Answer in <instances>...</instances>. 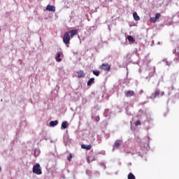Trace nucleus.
<instances>
[{"label":"nucleus","instance_id":"obj_1","mask_svg":"<svg viewBox=\"0 0 179 179\" xmlns=\"http://www.w3.org/2000/svg\"><path fill=\"white\" fill-rule=\"evenodd\" d=\"M76 34H78L77 29H72L66 32L63 37V42L64 44H69L71 39L73 38V36H76Z\"/></svg>","mask_w":179,"mask_h":179},{"label":"nucleus","instance_id":"obj_2","mask_svg":"<svg viewBox=\"0 0 179 179\" xmlns=\"http://www.w3.org/2000/svg\"><path fill=\"white\" fill-rule=\"evenodd\" d=\"M33 173L34 174H36L37 176H40L43 174V171H41V168L40 167L39 164H36L33 166Z\"/></svg>","mask_w":179,"mask_h":179},{"label":"nucleus","instance_id":"obj_3","mask_svg":"<svg viewBox=\"0 0 179 179\" xmlns=\"http://www.w3.org/2000/svg\"><path fill=\"white\" fill-rule=\"evenodd\" d=\"M100 69H102L103 71H106V72H110L111 67L108 64H102V65L100 66Z\"/></svg>","mask_w":179,"mask_h":179},{"label":"nucleus","instance_id":"obj_4","mask_svg":"<svg viewBox=\"0 0 179 179\" xmlns=\"http://www.w3.org/2000/svg\"><path fill=\"white\" fill-rule=\"evenodd\" d=\"M76 73H77V78H78L79 79H80V78H85V76H86V74L82 70L77 71Z\"/></svg>","mask_w":179,"mask_h":179},{"label":"nucleus","instance_id":"obj_5","mask_svg":"<svg viewBox=\"0 0 179 179\" xmlns=\"http://www.w3.org/2000/svg\"><path fill=\"white\" fill-rule=\"evenodd\" d=\"M46 10H49V12H55V6L48 4L46 6Z\"/></svg>","mask_w":179,"mask_h":179},{"label":"nucleus","instance_id":"obj_6","mask_svg":"<svg viewBox=\"0 0 179 179\" xmlns=\"http://www.w3.org/2000/svg\"><path fill=\"white\" fill-rule=\"evenodd\" d=\"M134 94H135V92L134 91H127L126 92V97H132V96H134Z\"/></svg>","mask_w":179,"mask_h":179},{"label":"nucleus","instance_id":"obj_7","mask_svg":"<svg viewBox=\"0 0 179 179\" xmlns=\"http://www.w3.org/2000/svg\"><path fill=\"white\" fill-rule=\"evenodd\" d=\"M120 142H121V141H120V140H117V141H115V145L113 146V150H115V148L117 149H118V148H120V146H121Z\"/></svg>","mask_w":179,"mask_h":179},{"label":"nucleus","instance_id":"obj_8","mask_svg":"<svg viewBox=\"0 0 179 179\" xmlns=\"http://www.w3.org/2000/svg\"><path fill=\"white\" fill-rule=\"evenodd\" d=\"M81 148L82 149H85V150H90V149H92V145H86L85 144H82Z\"/></svg>","mask_w":179,"mask_h":179},{"label":"nucleus","instance_id":"obj_9","mask_svg":"<svg viewBox=\"0 0 179 179\" xmlns=\"http://www.w3.org/2000/svg\"><path fill=\"white\" fill-rule=\"evenodd\" d=\"M133 17L136 22H139V20H141V17H139V15H138V13H133Z\"/></svg>","mask_w":179,"mask_h":179},{"label":"nucleus","instance_id":"obj_10","mask_svg":"<svg viewBox=\"0 0 179 179\" xmlns=\"http://www.w3.org/2000/svg\"><path fill=\"white\" fill-rule=\"evenodd\" d=\"M49 125L50 127H57L58 125V120L50 122Z\"/></svg>","mask_w":179,"mask_h":179},{"label":"nucleus","instance_id":"obj_11","mask_svg":"<svg viewBox=\"0 0 179 179\" xmlns=\"http://www.w3.org/2000/svg\"><path fill=\"white\" fill-rule=\"evenodd\" d=\"M68 122L64 121L62 123V129H66L67 127H68Z\"/></svg>","mask_w":179,"mask_h":179},{"label":"nucleus","instance_id":"obj_12","mask_svg":"<svg viewBox=\"0 0 179 179\" xmlns=\"http://www.w3.org/2000/svg\"><path fill=\"white\" fill-rule=\"evenodd\" d=\"M127 40L128 41H129V43H131V44H134V43H135V39L131 36H128Z\"/></svg>","mask_w":179,"mask_h":179},{"label":"nucleus","instance_id":"obj_13","mask_svg":"<svg viewBox=\"0 0 179 179\" xmlns=\"http://www.w3.org/2000/svg\"><path fill=\"white\" fill-rule=\"evenodd\" d=\"M55 59L57 62H61V61H62V59H61V53H57V55L55 57Z\"/></svg>","mask_w":179,"mask_h":179},{"label":"nucleus","instance_id":"obj_14","mask_svg":"<svg viewBox=\"0 0 179 179\" xmlns=\"http://www.w3.org/2000/svg\"><path fill=\"white\" fill-rule=\"evenodd\" d=\"M92 83H94V78H90V79L88 80L87 85V86H91Z\"/></svg>","mask_w":179,"mask_h":179},{"label":"nucleus","instance_id":"obj_15","mask_svg":"<svg viewBox=\"0 0 179 179\" xmlns=\"http://www.w3.org/2000/svg\"><path fill=\"white\" fill-rule=\"evenodd\" d=\"M153 96H154V99H156V97H157L158 96H160V90H157L154 92Z\"/></svg>","mask_w":179,"mask_h":179},{"label":"nucleus","instance_id":"obj_16","mask_svg":"<svg viewBox=\"0 0 179 179\" xmlns=\"http://www.w3.org/2000/svg\"><path fill=\"white\" fill-rule=\"evenodd\" d=\"M128 179H136L135 176H134V173H129L127 177Z\"/></svg>","mask_w":179,"mask_h":179},{"label":"nucleus","instance_id":"obj_17","mask_svg":"<svg viewBox=\"0 0 179 179\" xmlns=\"http://www.w3.org/2000/svg\"><path fill=\"white\" fill-rule=\"evenodd\" d=\"M92 73L95 75V76H100V71H92Z\"/></svg>","mask_w":179,"mask_h":179},{"label":"nucleus","instance_id":"obj_18","mask_svg":"<svg viewBox=\"0 0 179 179\" xmlns=\"http://www.w3.org/2000/svg\"><path fill=\"white\" fill-rule=\"evenodd\" d=\"M148 76L150 78H152V76H155V70H152L151 72H150Z\"/></svg>","mask_w":179,"mask_h":179},{"label":"nucleus","instance_id":"obj_19","mask_svg":"<svg viewBox=\"0 0 179 179\" xmlns=\"http://www.w3.org/2000/svg\"><path fill=\"white\" fill-rule=\"evenodd\" d=\"M162 16V14H160V13H157L156 15H155V19L157 20H159V19H160V17Z\"/></svg>","mask_w":179,"mask_h":179},{"label":"nucleus","instance_id":"obj_20","mask_svg":"<svg viewBox=\"0 0 179 179\" xmlns=\"http://www.w3.org/2000/svg\"><path fill=\"white\" fill-rule=\"evenodd\" d=\"M150 22L152 23H156V22H157V20L154 17L150 19Z\"/></svg>","mask_w":179,"mask_h":179},{"label":"nucleus","instance_id":"obj_21","mask_svg":"<svg viewBox=\"0 0 179 179\" xmlns=\"http://www.w3.org/2000/svg\"><path fill=\"white\" fill-rule=\"evenodd\" d=\"M134 125L136 127H138V125H141V120H136L134 123Z\"/></svg>","mask_w":179,"mask_h":179},{"label":"nucleus","instance_id":"obj_22","mask_svg":"<svg viewBox=\"0 0 179 179\" xmlns=\"http://www.w3.org/2000/svg\"><path fill=\"white\" fill-rule=\"evenodd\" d=\"M94 160H96V159H94H94H92V162H94ZM87 163H91L90 157H88L87 158Z\"/></svg>","mask_w":179,"mask_h":179},{"label":"nucleus","instance_id":"obj_23","mask_svg":"<svg viewBox=\"0 0 179 179\" xmlns=\"http://www.w3.org/2000/svg\"><path fill=\"white\" fill-rule=\"evenodd\" d=\"M71 160H72V154H70L68 157V161L71 162Z\"/></svg>","mask_w":179,"mask_h":179},{"label":"nucleus","instance_id":"obj_24","mask_svg":"<svg viewBox=\"0 0 179 179\" xmlns=\"http://www.w3.org/2000/svg\"><path fill=\"white\" fill-rule=\"evenodd\" d=\"M96 122H99V121H100V117L99 116H97L96 117Z\"/></svg>","mask_w":179,"mask_h":179},{"label":"nucleus","instance_id":"obj_25","mask_svg":"<svg viewBox=\"0 0 179 179\" xmlns=\"http://www.w3.org/2000/svg\"><path fill=\"white\" fill-rule=\"evenodd\" d=\"M164 94V92L161 93V96H163Z\"/></svg>","mask_w":179,"mask_h":179},{"label":"nucleus","instance_id":"obj_26","mask_svg":"<svg viewBox=\"0 0 179 179\" xmlns=\"http://www.w3.org/2000/svg\"><path fill=\"white\" fill-rule=\"evenodd\" d=\"M1 166H0V171H1Z\"/></svg>","mask_w":179,"mask_h":179},{"label":"nucleus","instance_id":"obj_27","mask_svg":"<svg viewBox=\"0 0 179 179\" xmlns=\"http://www.w3.org/2000/svg\"><path fill=\"white\" fill-rule=\"evenodd\" d=\"M0 31H1V29H0Z\"/></svg>","mask_w":179,"mask_h":179}]
</instances>
